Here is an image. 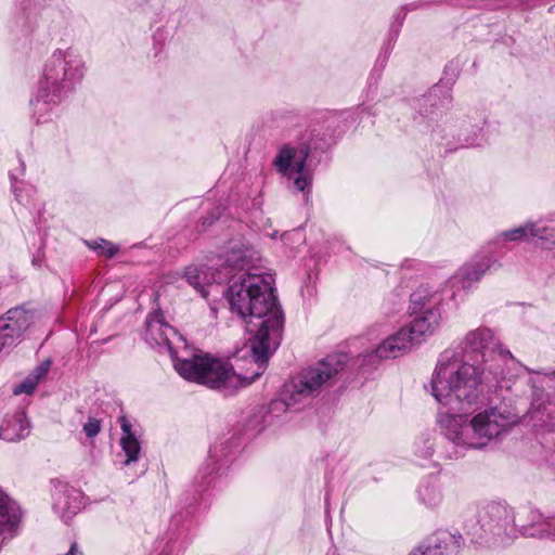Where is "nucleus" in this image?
I'll return each mask as SVG.
<instances>
[{
    "label": "nucleus",
    "instance_id": "obj_1",
    "mask_svg": "<svg viewBox=\"0 0 555 555\" xmlns=\"http://www.w3.org/2000/svg\"><path fill=\"white\" fill-rule=\"evenodd\" d=\"M460 350H444L438 358L429 382L436 401L448 411H439L441 434L461 450L482 449L517 423L502 408L486 409L473 416L455 414L476 405L487 387H506L522 365L503 346L493 330L479 326L468 331Z\"/></svg>",
    "mask_w": 555,
    "mask_h": 555
},
{
    "label": "nucleus",
    "instance_id": "obj_2",
    "mask_svg": "<svg viewBox=\"0 0 555 555\" xmlns=\"http://www.w3.org/2000/svg\"><path fill=\"white\" fill-rule=\"evenodd\" d=\"M257 251L242 240L231 241L224 255L228 268L242 272L231 278L227 297L231 310L246 321L253 334L250 350L255 360L254 377L266 370L268 359L280 344L284 317L271 287V276L251 272Z\"/></svg>",
    "mask_w": 555,
    "mask_h": 555
},
{
    "label": "nucleus",
    "instance_id": "obj_3",
    "mask_svg": "<svg viewBox=\"0 0 555 555\" xmlns=\"http://www.w3.org/2000/svg\"><path fill=\"white\" fill-rule=\"evenodd\" d=\"M146 340L166 346L176 371L184 379L203 384L209 388L232 393L240 387L251 384L257 377L236 374L228 363L207 354H194L192 358L179 357L176 347L183 344V337L164 321L162 313H155L146 320Z\"/></svg>",
    "mask_w": 555,
    "mask_h": 555
},
{
    "label": "nucleus",
    "instance_id": "obj_4",
    "mask_svg": "<svg viewBox=\"0 0 555 555\" xmlns=\"http://www.w3.org/2000/svg\"><path fill=\"white\" fill-rule=\"evenodd\" d=\"M85 62L74 49H56L44 62L31 105L38 114L37 122L44 121L46 106L60 104L80 83Z\"/></svg>",
    "mask_w": 555,
    "mask_h": 555
},
{
    "label": "nucleus",
    "instance_id": "obj_5",
    "mask_svg": "<svg viewBox=\"0 0 555 555\" xmlns=\"http://www.w3.org/2000/svg\"><path fill=\"white\" fill-rule=\"evenodd\" d=\"M341 370L343 363L337 356L327 357L304 369L284 384L280 398L270 402L269 414L279 417L288 409H298L297 405L309 403Z\"/></svg>",
    "mask_w": 555,
    "mask_h": 555
},
{
    "label": "nucleus",
    "instance_id": "obj_6",
    "mask_svg": "<svg viewBox=\"0 0 555 555\" xmlns=\"http://www.w3.org/2000/svg\"><path fill=\"white\" fill-rule=\"evenodd\" d=\"M481 538L489 545L504 546L517 535L516 517L513 509L499 502H491L479 512Z\"/></svg>",
    "mask_w": 555,
    "mask_h": 555
},
{
    "label": "nucleus",
    "instance_id": "obj_7",
    "mask_svg": "<svg viewBox=\"0 0 555 555\" xmlns=\"http://www.w3.org/2000/svg\"><path fill=\"white\" fill-rule=\"evenodd\" d=\"M308 146L296 149L284 145L274 158L276 170L291 182L289 188L297 192H310L312 173L307 169Z\"/></svg>",
    "mask_w": 555,
    "mask_h": 555
},
{
    "label": "nucleus",
    "instance_id": "obj_8",
    "mask_svg": "<svg viewBox=\"0 0 555 555\" xmlns=\"http://www.w3.org/2000/svg\"><path fill=\"white\" fill-rule=\"evenodd\" d=\"M35 314L24 307L9 309L0 317V354L10 353L21 344L34 324Z\"/></svg>",
    "mask_w": 555,
    "mask_h": 555
},
{
    "label": "nucleus",
    "instance_id": "obj_9",
    "mask_svg": "<svg viewBox=\"0 0 555 555\" xmlns=\"http://www.w3.org/2000/svg\"><path fill=\"white\" fill-rule=\"evenodd\" d=\"M501 263L491 257L482 256L475 258L463 264L456 273L448 281V285L453 288L469 291L478 283L486 272L496 270Z\"/></svg>",
    "mask_w": 555,
    "mask_h": 555
},
{
    "label": "nucleus",
    "instance_id": "obj_10",
    "mask_svg": "<svg viewBox=\"0 0 555 555\" xmlns=\"http://www.w3.org/2000/svg\"><path fill=\"white\" fill-rule=\"evenodd\" d=\"M53 511L64 521L68 522L82 507V493L67 483L57 481L54 485Z\"/></svg>",
    "mask_w": 555,
    "mask_h": 555
},
{
    "label": "nucleus",
    "instance_id": "obj_11",
    "mask_svg": "<svg viewBox=\"0 0 555 555\" xmlns=\"http://www.w3.org/2000/svg\"><path fill=\"white\" fill-rule=\"evenodd\" d=\"M21 518L20 506L0 487V546L16 534Z\"/></svg>",
    "mask_w": 555,
    "mask_h": 555
},
{
    "label": "nucleus",
    "instance_id": "obj_12",
    "mask_svg": "<svg viewBox=\"0 0 555 555\" xmlns=\"http://www.w3.org/2000/svg\"><path fill=\"white\" fill-rule=\"evenodd\" d=\"M416 346L406 328L401 327L386 337L376 348L375 356L380 360L397 359L409 353Z\"/></svg>",
    "mask_w": 555,
    "mask_h": 555
},
{
    "label": "nucleus",
    "instance_id": "obj_13",
    "mask_svg": "<svg viewBox=\"0 0 555 555\" xmlns=\"http://www.w3.org/2000/svg\"><path fill=\"white\" fill-rule=\"evenodd\" d=\"M415 315L410 325L403 326V328H406L415 345H418L439 328L441 312L440 309H431Z\"/></svg>",
    "mask_w": 555,
    "mask_h": 555
},
{
    "label": "nucleus",
    "instance_id": "obj_14",
    "mask_svg": "<svg viewBox=\"0 0 555 555\" xmlns=\"http://www.w3.org/2000/svg\"><path fill=\"white\" fill-rule=\"evenodd\" d=\"M461 537L440 532L415 548L411 555H456L461 547Z\"/></svg>",
    "mask_w": 555,
    "mask_h": 555
},
{
    "label": "nucleus",
    "instance_id": "obj_15",
    "mask_svg": "<svg viewBox=\"0 0 555 555\" xmlns=\"http://www.w3.org/2000/svg\"><path fill=\"white\" fill-rule=\"evenodd\" d=\"M30 433V423L23 410L7 414L1 427L0 439L8 442H15L25 439Z\"/></svg>",
    "mask_w": 555,
    "mask_h": 555
},
{
    "label": "nucleus",
    "instance_id": "obj_16",
    "mask_svg": "<svg viewBox=\"0 0 555 555\" xmlns=\"http://www.w3.org/2000/svg\"><path fill=\"white\" fill-rule=\"evenodd\" d=\"M184 279L203 298H207L208 289L212 282L221 283L222 278L210 272L206 266H189L184 270Z\"/></svg>",
    "mask_w": 555,
    "mask_h": 555
},
{
    "label": "nucleus",
    "instance_id": "obj_17",
    "mask_svg": "<svg viewBox=\"0 0 555 555\" xmlns=\"http://www.w3.org/2000/svg\"><path fill=\"white\" fill-rule=\"evenodd\" d=\"M546 520H548V517L544 518L535 509L522 511L518 513L516 518L517 532H520L525 537L542 539L544 538Z\"/></svg>",
    "mask_w": 555,
    "mask_h": 555
},
{
    "label": "nucleus",
    "instance_id": "obj_18",
    "mask_svg": "<svg viewBox=\"0 0 555 555\" xmlns=\"http://www.w3.org/2000/svg\"><path fill=\"white\" fill-rule=\"evenodd\" d=\"M442 296L428 285L418 286L410 296L409 310L411 314H418L425 310L440 309Z\"/></svg>",
    "mask_w": 555,
    "mask_h": 555
},
{
    "label": "nucleus",
    "instance_id": "obj_19",
    "mask_svg": "<svg viewBox=\"0 0 555 555\" xmlns=\"http://www.w3.org/2000/svg\"><path fill=\"white\" fill-rule=\"evenodd\" d=\"M120 427L122 435L120 437V447L126 455L125 465L137 462L140 457L141 444L131 430V424L126 416L120 417Z\"/></svg>",
    "mask_w": 555,
    "mask_h": 555
},
{
    "label": "nucleus",
    "instance_id": "obj_20",
    "mask_svg": "<svg viewBox=\"0 0 555 555\" xmlns=\"http://www.w3.org/2000/svg\"><path fill=\"white\" fill-rule=\"evenodd\" d=\"M464 146H481L489 142L485 131V122L466 127L461 133Z\"/></svg>",
    "mask_w": 555,
    "mask_h": 555
},
{
    "label": "nucleus",
    "instance_id": "obj_21",
    "mask_svg": "<svg viewBox=\"0 0 555 555\" xmlns=\"http://www.w3.org/2000/svg\"><path fill=\"white\" fill-rule=\"evenodd\" d=\"M533 231H535L534 222L528 221L517 228L501 232L499 237L504 241L518 242L532 237Z\"/></svg>",
    "mask_w": 555,
    "mask_h": 555
},
{
    "label": "nucleus",
    "instance_id": "obj_22",
    "mask_svg": "<svg viewBox=\"0 0 555 555\" xmlns=\"http://www.w3.org/2000/svg\"><path fill=\"white\" fill-rule=\"evenodd\" d=\"M534 230L532 237L538 238L540 245L545 249H555V228L547 227L541 221H533Z\"/></svg>",
    "mask_w": 555,
    "mask_h": 555
},
{
    "label": "nucleus",
    "instance_id": "obj_23",
    "mask_svg": "<svg viewBox=\"0 0 555 555\" xmlns=\"http://www.w3.org/2000/svg\"><path fill=\"white\" fill-rule=\"evenodd\" d=\"M418 496L421 501L429 506L436 507L441 503L442 495L440 489L435 483H424L418 489Z\"/></svg>",
    "mask_w": 555,
    "mask_h": 555
},
{
    "label": "nucleus",
    "instance_id": "obj_24",
    "mask_svg": "<svg viewBox=\"0 0 555 555\" xmlns=\"http://www.w3.org/2000/svg\"><path fill=\"white\" fill-rule=\"evenodd\" d=\"M218 447L214 446L210 449V457L209 462L206 464L205 468L201 469L198 475L195 477V480L198 482L201 479V486H208L210 480L209 477L212 473L216 472V457L218 456Z\"/></svg>",
    "mask_w": 555,
    "mask_h": 555
},
{
    "label": "nucleus",
    "instance_id": "obj_25",
    "mask_svg": "<svg viewBox=\"0 0 555 555\" xmlns=\"http://www.w3.org/2000/svg\"><path fill=\"white\" fill-rule=\"evenodd\" d=\"M88 246L94 250H99L101 255H104L107 258L114 257L118 251V247L116 245L103 238L88 242Z\"/></svg>",
    "mask_w": 555,
    "mask_h": 555
},
{
    "label": "nucleus",
    "instance_id": "obj_26",
    "mask_svg": "<svg viewBox=\"0 0 555 555\" xmlns=\"http://www.w3.org/2000/svg\"><path fill=\"white\" fill-rule=\"evenodd\" d=\"M82 429L88 438H94L101 431V422L95 417H89Z\"/></svg>",
    "mask_w": 555,
    "mask_h": 555
},
{
    "label": "nucleus",
    "instance_id": "obj_27",
    "mask_svg": "<svg viewBox=\"0 0 555 555\" xmlns=\"http://www.w3.org/2000/svg\"><path fill=\"white\" fill-rule=\"evenodd\" d=\"M36 377L27 376L18 386L14 388L15 395L27 393L30 395L37 387Z\"/></svg>",
    "mask_w": 555,
    "mask_h": 555
},
{
    "label": "nucleus",
    "instance_id": "obj_28",
    "mask_svg": "<svg viewBox=\"0 0 555 555\" xmlns=\"http://www.w3.org/2000/svg\"><path fill=\"white\" fill-rule=\"evenodd\" d=\"M51 362L49 360L44 361L40 365H38L33 373L29 375L30 377H36V383L38 384L41 378H43L50 369Z\"/></svg>",
    "mask_w": 555,
    "mask_h": 555
},
{
    "label": "nucleus",
    "instance_id": "obj_29",
    "mask_svg": "<svg viewBox=\"0 0 555 555\" xmlns=\"http://www.w3.org/2000/svg\"><path fill=\"white\" fill-rule=\"evenodd\" d=\"M545 525L544 538H555V516L548 517Z\"/></svg>",
    "mask_w": 555,
    "mask_h": 555
},
{
    "label": "nucleus",
    "instance_id": "obj_30",
    "mask_svg": "<svg viewBox=\"0 0 555 555\" xmlns=\"http://www.w3.org/2000/svg\"><path fill=\"white\" fill-rule=\"evenodd\" d=\"M12 188L17 201L22 202L23 198L22 194L20 193L18 182L16 180H14V182L12 183Z\"/></svg>",
    "mask_w": 555,
    "mask_h": 555
},
{
    "label": "nucleus",
    "instance_id": "obj_31",
    "mask_svg": "<svg viewBox=\"0 0 555 555\" xmlns=\"http://www.w3.org/2000/svg\"><path fill=\"white\" fill-rule=\"evenodd\" d=\"M292 236H298L300 238L301 234L299 231H296V232H285L283 235H282V240L285 242V241H288L291 240Z\"/></svg>",
    "mask_w": 555,
    "mask_h": 555
},
{
    "label": "nucleus",
    "instance_id": "obj_32",
    "mask_svg": "<svg viewBox=\"0 0 555 555\" xmlns=\"http://www.w3.org/2000/svg\"><path fill=\"white\" fill-rule=\"evenodd\" d=\"M433 454V443L428 441V446L423 454V457H429Z\"/></svg>",
    "mask_w": 555,
    "mask_h": 555
},
{
    "label": "nucleus",
    "instance_id": "obj_33",
    "mask_svg": "<svg viewBox=\"0 0 555 555\" xmlns=\"http://www.w3.org/2000/svg\"><path fill=\"white\" fill-rule=\"evenodd\" d=\"M276 236V231H274L272 234H271V237L274 238Z\"/></svg>",
    "mask_w": 555,
    "mask_h": 555
}]
</instances>
